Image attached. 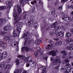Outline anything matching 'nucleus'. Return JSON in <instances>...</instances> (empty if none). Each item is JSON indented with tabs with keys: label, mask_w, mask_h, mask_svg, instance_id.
I'll use <instances>...</instances> for the list:
<instances>
[{
	"label": "nucleus",
	"mask_w": 73,
	"mask_h": 73,
	"mask_svg": "<svg viewBox=\"0 0 73 73\" xmlns=\"http://www.w3.org/2000/svg\"><path fill=\"white\" fill-rule=\"evenodd\" d=\"M17 11L15 9H13V17H14L15 20H17L18 19V17H19L18 15H20L21 12V10L20 5H17Z\"/></svg>",
	"instance_id": "1"
},
{
	"label": "nucleus",
	"mask_w": 73,
	"mask_h": 73,
	"mask_svg": "<svg viewBox=\"0 0 73 73\" xmlns=\"http://www.w3.org/2000/svg\"><path fill=\"white\" fill-rule=\"evenodd\" d=\"M14 24H16V27H17L16 28V30L19 33V35L20 33V32H21V26L20 25H23V22H19V21H16L14 22Z\"/></svg>",
	"instance_id": "2"
},
{
	"label": "nucleus",
	"mask_w": 73,
	"mask_h": 73,
	"mask_svg": "<svg viewBox=\"0 0 73 73\" xmlns=\"http://www.w3.org/2000/svg\"><path fill=\"white\" fill-rule=\"evenodd\" d=\"M17 56L18 57L21 58L22 60L25 61V62H26L28 60L29 62H32L33 61V60L32 59V57L30 56H27V58H26L25 57H23V56L20 55H19Z\"/></svg>",
	"instance_id": "3"
},
{
	"label": "nucleus",
	"mask_w": 73,
	"mask_h": 73,
	"mask_svg": "<svg viewBox=\"0 0 73 73\" xmlns=\"http://www.w3.org/2000/svg\"><path fill=\"white\" fill-rule=\"evenodd\" d=\"M58 25V23L57 22H55L54 23H52L50 25V28H55L54 29L56 31H58L59 29L61 28V27L59 26L56 27Z\"/></svg>",
	"instance_id": "4"
},
{
	"label": "nucleus",
	"mask_w": 73,
	"mask_h": 73,
	"mask_svg": "<svg viewBox=\"0 0 73 73\" xmlns=\"http://www.w3.org/2000/svg\"><path fill=\"white\" fill-rule=\"evenodd\" d=\"M64 33L63 31H60L56 35V36L58 38H63L64 36Z\"/></svg>",
	"instance_id": "5"
},
{
	"label": "nucleus",
	"mask_w": 73,
	"mask_h": 73,
	"mask_svg": "<svg viewBox=\"0 0 73 73\" xmlns=\"http://www.w3.org/2000/svg\"><path fill=\"white\" fill-rule=\"evenodd\" d=\"M7 52H3V54H2L1 55V57H0V61H1L2 60L4 59L5 58L7 57Z\"/></svg>",
	"instance_id": "6"
},
{
	"label": "nucleus",
	"mask_w": 73,
	"mask_h": 73,
	"mask_svg": "<svg viewBox=\"0 0 73 73\" xmlns=\"http://www.w3.org/2000/svg\"><path fill=\"white\" fill-rule=\"evenodd\" d=\"M25 50L26 51V52H29V51H30V50H31L30 48L28 47H22L21 48L22 52H24V50Z\"/></svg>",
	"instance_id": "7"
},
{
	"label": "nucleus",
	"mask_w": 73,
	"mask_h": 73,
	"mask_svg": "<svg viewBox=\"0 0 73 73\" xmlns=\"http://www.w3.org/2000/svg\"><path fill=\"white\" fill-rule=\"evenodd\" d=\"M11 27V26L9 25H7L4 27L3 30L4 31H8L9 29H11V27Z\"/></svg>",
	"instance_id": "8"
},
{
	"label": "nucleus",
	"mask_w": 73,
	"mask_h": 73,
	"mask_svg": "<svg viewBox=\"0 0 73 73\" xmlns=\"http://www.w3.org/2000/svg\"><path fill=\"white\" fill-rule=\"evenodd\" d=\"M48 54L50 55L51 54L52 56H56V52L52 50L50 52L48 53Z\"/></svg>",
	"instance_id": "9"
},
{
	"label": "nucleus",
	"mask_w": 73,
	"mask_h": 73,
	"mask_svg": "<svg viewBox=\"0 0 73 73\" xmlns=\"http://www.w3.org/2000/svg\"><path fill=\"white\" fill-rule=\"evenodd\" d=\"M61 53L63 54V55H61L60 57H61L62 58H65V57L67 55V54L66 52V51H62L61 52Z\"/></svg>",
	"instance_id": "10"
},
{
	"label": "nucleus",
	"mask_w": 73,
	"mask_h": 73,
	"mask_svg": "<svg viewBox=\"0 0 73 73\" xmlns=\"http://www.w3.org/2000/svg\"><path fill=\"white\" fill-rule=\"evenodd\" d=\"M29 33L28 32H27L24 34L23 37L24 38H25L26 40H27V37H29Z\"/></svg>",
	"instance_id": "11"
},
{
	"label": "nucleus",
	"mask_w": 73,
	"mask_h": 73,
	"mask_svg": "<svg viewBox=\"0 0 73 73\" xmlns=\"http://www.w3.org/2000/svg\"><path fill=\"white\" fill-rule=\"evenodd\" d=\"M25 0H19V3H20V5L21 6V7H23L24 6V3H25Z\"/></svg>",
	"instance_id": "12"
},
{
	"label": "nucleus",
	"mask_w": 73,
	"mask_h": 73,
	"mask_svg": "<svg viewBox=\"0 0 73 73\" xmlns=\"http://www.w3.org/2000/svg\"><path fill=\"white\" fill-rule=\"evenodd\" d=\"M5 45V43L3 41H1L0 42V47H3L4 49L5 48V47L4 46Z\"/></svg>",
	"instance_id": "13"
},
{
	"label": "nucleus",
	"mask_w": 73,
	"mask_h": 73,
	"mask_svg": "<svg viewBox=\"0 0 73 73\" xmlns=\"http://www.w3.org/2000/svg\"><path fill=\"white\" fill-rule=\"evenodd\" d=\"M58 63H61V60H59L58 61L55 60L53 62V64L54 65H57Z\"/></svg>",
	"instance_id": "14"
},
{
	"label": "nucleus",
	"mask_w": 73,
	"mask_h": 73,
	"mask_svg": "<svg viewBox=\"0 0 73 73\" xmlns=\"http://www.w3.org/2000/svg\"><path fill=\"white\" fill-rule=\"evenodd\" d=\"M21 69L19 68L18 69H15V71L14 72V73H21Z\"/></svg>",
	"instance_id": "15"
},
{
	"label": "nucleus",
	"mask_w": 73,
	"mask_h": 73,
	"mask_svg": "<svg viewBox=\"0 0 73 73\" xmlns=\"http://www.w3.org/2000/svg\"><path fill=\"white\" fill-rule=\"evenodd\" d=\"M41 40L40 39H38L35 42V43L36 45H39V44L41 42Z\"/></svg>",
	"instance_id": "16"
},
{
	"label": "nucleus",
	"mask_w": 73,
	"mask_h": 73,
	"mask_svg": "<svg viewBox=\"0 0 73 73\" xmlns=\"http://www.w3.org/2000/svg\"><path fill=\"white\" fill-rule=\"evenodd\" d=\"M66 41L67 43H68V44H69L70 42L73 41V40L70 38H69L66 39Z\"/></svg>",
	"instance_id": "17"
},
{
	"label": "nucleus",
	"mask_w": 73,
	"mask_h": 73,
	"mask_svg": "<svg viewBox=\"0 0 73 73\" xmlns=\"http://www.w3.org/2000/svg\"><path fill=\"white\" fill-rule=\"evenodd\" d=\"M15 32H16V30H15V29H13V35L14 37H16L17 36V35L16 33H15Z\"/></svg>",
	"instance_id": "18"
},
{
	"label": "nucleus",
	"mask_w": 73,
	"mask_h": 73,
	"mask_svg": "<svg viewBox=\"0 0 73 73\" xmlns=\"http://www.w3.org/2000/svg\"><path fill=\"white\" fill-rule=\"evenodd\" d=\"M31 23V22L30 21H29L26 24V25L29 26V27H31L32 26V24Z\"/></svg>",
	"instance_id": "19"
},
{
	"label": "nucleus",
	"mask_w": 73,
	"mask_h": 73,
	"mask_svg": "<svg viewBox=\"0 0 73 73\" xmlns=\"http://www.w3.org/2000/svg\"><path fill=\"white\" fill-rule=\"evenodd\" d=\"M65 20L66 21L68 22H70L71 21H72V19H70V17L68 16H67L66 19H65Z\"/></svg>",
	"instance_id": "20"
},
{
	"label": "nucleus",
	"mask_w": 73,
	"mask_h": 73,
	"mask_svg": "<svg viewBox=\"0 0 73 73\" xmlns=\"http://www.w3.org/2000/svg\"><path fill=\"white\" fill-rule=\"evenodd\" d=\"M65 36L66 37H70L72 36V34L69 33H67L66 34Z\"/></svg>",
	"instance_id": "21"
},
{
	"label": "nucleus",
	"mask_w": 73,
	"mask_h": 73,
	"mask_svg": "<svg viewBox=\"0 0 73 73\" xmlns=\"http://www.w3.org/2000/svg\"><path fill=\"white\" fill-rule=\"evenodd\" d=\"M5 66V63L3 62L0 64V67L1 68H4Z\"/></svg>",
	"instance_id": "22"
},
{
	"label": "nucleus",
	"mask_w": 73,
	"mask_h": 73,
	"mask_svg": "<svg viewBox=\"0 0 73 73\" xmlns=\"http://www.w3.org/2000/svg\"><path fill=\"white\" fill-rule=\"evenodd\" d=\"M0 21H1L2 23L3 24V23H6L7 20L5 18L3 19H1Z\"/></svg>",
	"instance_id": "23"
},
{
	"label": "nucleus",
	"mask_w": 73,
	"mask_h": 73,
	"mask_svg": "<svg viewBox=\"0 0 73 73\" xmlns=\"http://www.w3.org/2000/svg\"><path fill=\"white\" fill-rule=\"evenodd\" d=\"M15 61L16 63V65H19L20 63V60L18 59V58H17L15 60Z\"/></svg>",
	"instance_id": "24"
},
{
	"label": "nucleus",
	"mask_w": 73,
	"mask_h": 73,
	"mask_svg": "<svg viewBox=\"0 0 73 73\" xmlns=\"http://www.w3.org/2000/svg\"><path fill=\"white\" fill-rule=\"evenodd\" d=\"M7 7L5 6H0V10H4Z\"/></svg>",
	"instance_id": "25"
},
{
	"label": "nucleus",
	"mask_w": 73,
	"mask_h": 73,
	"mask_svg": "<svg viewBox=\"0 0 73 73\" xmlns=\"http://www.w3.org/2000/svg\"><path fill=\"white\" fill-rule=\"evenodd\" d=\"M10 67H11V64H7L6 66V67H5V69H7H7H9Z\"/></svg>",
	"instance_id": "26"
},
{
	"label": "nucleus",
	"mask_w": 73,
	"mask_h": 73,
	"mask_svg": "<svg viewBox=\"0 0 73 73\" xmlns=\"http://www.w3.org/2000/svg\"><path fill=\"white\" fill-rule=\"evenodd\" d=\"M38 26V24L37 23H35V25H34V27L35 29H37Z\"/></svg>",
	"instance_id": "27"
},
{
	"label": "nucleus",
	"mask_w": 73,
	"mask_h": 73,
	"mask_svg": "<svg viewBox=\"0 0 73 73\" xmlns=\"http://www.w3.org/2000/svg\"><path fill=\"white\" fill-rule=\"evenodd\" d=\"M35 17L34 16H31L30 17V19L31 21H34V19H35Z\"/></svg>",
	"instance_id": "28"
},
{
	"label": "nucleus",
	"mask_w": 73,
	"mask_h": 73,
	"mask_svg": "<svg viewBox=\"0 0 73 73\" xmlns=\"http://www.w3.org/2000/svg\"><path fill=\"white\" fill-rule=\"evenodd\" d=\"M48 43H51V45L53 46V44H54V42H53V41L51 40H49L48 41Z\"/></svg>",
	"instance_id": "29"
},
{
	"label": "nucleus",
	"mask_w": 73,
	"mask_h": 73,
	"mask_svg": "<svg viewBox=\"0 0 73 73\" xmlns=\"http://www.w3.org/2000/svg\"><path fill=\"white\" fill-rule=\"evenodd\" d=\"M5 34V32H3V30H0V35H2L3 36V35Z\"/></svg>",
	"instance_id": "30"
},
{
	"label": "nucleus",
	"mask_w": 73,
	"mask_h": 73,
	"mask_svg": "<svg viewBox=\"0 0 73 73\" xmlns=\"http://www.w3.org/2000/svg\"><path fill=\"white\" fill-rule=\"evenodd\" d=\"M40 70H45V69H46V67L44 66H43L42 67H41V68H40Z\"/></svg>",
	"instance_id": "31"
},
{
	"label": "nucleus",
	"mask_w": 73,
	"mask_h": 73,
	"mask_svg": "<svg viewBox=\"0 0 73 73\" xmlns=\"http://www.w3.org/2000/svg\"><path fill=\"white\" fill-rule=\"evenodd\" d=\"M42 58L44 59V60H45L46 61H47L48 58L45 55H44L42 57Z\"/></svg>",
	"instance_id": "32"
},
{
	"label": "nucleus",
	"mask_w": 73,
	"mask_h": 73,
	"mask_svg": "<svg viewBox=\"0 0 73 73\" xmlns=\"http://www.w3.org/2000/svg\"><path fill=\"white\" fill-rule=\"evenodd\" d=\"M46 48L48 49H51V47L50 46V44H48L46 47Z\"/></svg>",
	"instance_id": "33"
},
{
	"label": "nucleus",
	"mask_w": 73,
	"mask_h": 73,
	"mask_svg": "<svg viewBox=\"0 0 73 73\" xmlns=\"http://www.w3.org/2000/svg\"><path fill=\"white\" fill-rule=\"evenodd\" d=\"M13 44H14V46H18L19 45V42H16V43L14 42L13 43Z\"/></svg>",
	"instance_id": "34"
},
{
	"label": "nucleus",
	"mask_w": 73,
	"mask_h": 73,
	"mask_svg": "<svg viewBox=\"0 0 73 73\" xmlns=\"http://www.w3.org/2000/svg\"><path fill=\"white\" fill-rule=\"evenodd\" d=\"M28 15H25L23 17V19H25V20H27V17H28Z\"/></svg>",
	"instance_id": "35"
},
{
	"label": "nucleus",
	"mask_w": 73,
	"mask_h": 73,
	"mask_svg": "<svg viewBox=\"0 0 73 73\" xmlns=\"http://www.w3.org/2000/svg\"><path fill=\"white\" fill-rule=\"evenodd\" d=\"M5 40H10V38L8 36L5 37L4 38Z\"/></svg>",
	"instance_id": "36"
},
{
	"label": "nucleus",
	"mask_w": 73,
	"mask_h": 73,
	"mask_svg": "<svg viewBox=\"0 0 73 73\" xmlns=\"http://www.w3.org/2000/svg\"><path fill=\"white\" fill-rule=\"evenodd\" d=\"M36 49L38 51L40 52L41 50V48L40 47H38Z\"/></svg>",
	"instance_id": "37"
},
{
	"label": "nucleus",
	"mask_w": 73,
	"mask_h": 73,
	"mask_svg": "<svg viewBox=\"0 0 73 73\" xmlns=\"http://www.w3.org/2000/svg\"><path fill=\"white\" fill-rule=\"evenodd\" d=\"M57 44H58V45H60L62 44V41H60L58 42L57 43Z\"/></svg>",
	"instance_id": "38"
},
{
	"label": "nucleus",
	"mask_w": 73,
	"mask_h": 73,
	"mask_svg": "<svg viewBox=\"0 0 73 73\" xmlns=\"http://www.w3.org/2000/svg\"><path fill=\"white\" fill-rule=\"evenodd\" d=\"M12 1H8L7 2V5H11L12 4Z\"/></svg>",
	"instance_id": "39"
},
{
	"label": "nucleus",
	"mask_w": 73,
	"mask_h": 73,
	"mask_svg": "<svg viewBox=\"0 0 73 73\" xmlns=\"http://www.w3.org/2000/svg\"><path fill=\"white\" fill-rule=\"evenodd\" d=\"M67 58L68 59H72L73 58V56L70 55H68V56L67 57Z\"/></svg>",
	"instance_id": "40"
},
{
	"label": "nucleus",
	"mask_w": 73,
	"mask_h": 73,
	"mask_svg": "<svg viewBox=\"0 0 73 73\" xmlns=\"http://www.w3.org/2000/svg\"><path fill=\"white\" fill-rule=\"evenodd\" d=\"M59 57H58V56H56V58H55V60H56L57 61H58V60H60V59H59Z\"/></svg>",
	"instance_id": "41"
},
{
	"label": "nucleus",
	"mask_w": 73,
	"mask_h": 73,
	"mask_svg": "<svg viewBox=\"0 0 73 73\" xmlns=\"http://www.w3.org/2000/svg\"><path fill=\"white\" fill-rule=\"evenodd\" d=\"M70 8H72V9H73V6L72 5H70V6H69V5H68V9H70Z\"/></svg>",
	"instance_id": "42"
},
{
	"label": "nucleus",
	"mask_w": 73,
	"mask_h": 73,
	"mask_svg": "<svg viewBox=\"0 0 73 73\" xmlns=\"http://www.w3.org/2000/svg\"><path fill=\"white\" fill-rule=\"evenodd\" d=\"M49 34L51 36H53V35H54V33L53 32H50Z\"/></svg>",
	"instance_id": "43"
},
{
	"label": "nucleus",
	"mask_w": 73,
	"mask_h": 73,
	"mask_svg": "<svg viewBox=\"0 0 73 73\" xmlns=\"http://www.w3.org/2000/svg\"><path fill=\"white\" fill-rule=\"evenodd\" d=\"M53 10L51 12V14L53 15H54L55 13V11H54V9H53Z\"/></svg>",
	"instance_id": "44"
},
{
	"label": "nucleus",
	"mask_w": 73,
	"mask_h": 73,
	"mask_svg": "<svg viewBox=\"0 0 73 73\" xmlns=\"http://www.w3.org/2000/svg\"><path fill=\"white\" fill-rule=\"evenodd\" d=\"M32 43V40H31V39H29L28 40V44H31V43Z\"/></svg>",
	"instance_id": "45"
},
{
	"label": "nucleus",
	"mask_w": 73,
	"mask_h": 73,
	"mask_svg": "<svg viewBox=\"0 0 73 73\" xmlns=\"http://www.w3.org/2000/svg\"><path fill=\"white\" fill-rule=\"evenodd\" d=\"M34 54H35V57H36L37 56V55H38V53L37 52H35Z\"/></svg>",
	"instance_id": "46"
},
{
	"label": "nucleus",
	"mask_w": 73,
	"mask_h": 73,
	"mask_svg": "<svg viewBox=\"0 0 73 73\" xmlns=\"http://www.w3.org/2000/svg\"><path fill=\"white\" fill-rule=\"evenodd\" d=\"M67 1H68V0H61V2L62 3H65Z\"/></svg>",
	"instance_id": "47"
},
{
	"label": "nucleus",
	"mask_w": 73,
	"mask_h": 73,
	"mask_svg": "<svg viewBox=\"0 0 73 73\" xmlns=\"http://www.w3.org/2000/svg\"><path fill=\"white\" fill-rule=\"evenodd\" d=\"M58 9L59 10H62V6H61L58 7Z\"/></svg>",
	"instance_id": "48"
},
{
	"label": "nucleus",
	"mask_w": 73,
	"mask_h": 73,
	"mask_svg": "<svg viewBox=\"0 0 73 73\" xmlns=\"http://www.w3.org/2000/svg\"><path fill=\"white\" fill-rule=\"evenodd\" d=\"M71 65H70V64H69V63H66V66H70Z\"/></svg>",
	"instance_id": "49"
},
{
	"label": "nucleus",
	"mask_w": 73,
	"mask_h": 73,
	"mask_svg": "<svg viewBox=\"0 0 73 73\" xmlns=\"http://www.w3.org/2000/svg\"><path fill=\"white\" fill-rule=\"evenodd\" d=\"M2 25L3 23H2V21H0V27H2Z\"/></svg>",
	"instance_id": "50"
},
{
	"label": "nucleus",
	"mask_w": 73,
	"mask_h": 73,
	"mask_svg": "<svg viewBox=\"0 0 73 73\" xmlns=\"http://www.w3.org/2000/svg\"><path fill=\"white\" fill-rule=\"evenodd\" d=\"M65 62H69V60H68V59H66L65 60Z\"/></svg>",
	"instance_id": "51"
},
{
	"label": "nucleus",
	"mask_w": 73,
	"mask_h": 73,
	"mask_svg": "<svg viewBox=\"0 0 73 73\" xmlns=\"http://www.w3.org/2000/svg\"><path fill=\"white\" fill-rule=\"evenodd\" d=\"M42 73H46V71L45 70H44L42 71Z\"/></svg>",
	"instance_id": "52"
},
{
	"label": "nucleus",
	"mask_w": 73,
	"mask_h": 73,
	"mask_svg": "<svg viewBox=\"0 0 73 73\" xmlns=\"http://www.w3.org/2000/svg\"><path fill=\"white\" fill-rule=\"evenodd\" d=\"M60 70L61 72H63V71H64V68H61Z\"/></svg>",
	"instance_id": "53"
},
{
	"label": "nucleus",
	"mask_w": 73,
	"mask_h": 73,
	"mask_svg": "<svg viewBox=\"0 0 73 73\" xmlns=\"http://www.w3.org/2000/svg\"><path fill=\"white\" fill-rule=\"evenodd\" d=\"M60 66L59 65H58L57 66V67H55V69H58V67Z\"/></svg>",
	"instance_id": "54"
},
{
	"label": "nucleus",
	"mask_w": 73,
	"mask_h": 73,
	"mask_svg": "<svg viewBox=\"0 0 73 73\" xmlns=\"http://www.w3.org/2000/svg\"><path fill=\"white\" fill-rule=\"evenodd\" d=\"M35 36L36 38H38V37H39L38 36V34L35 35Z\"/></svg>",
	"instance_id": "55"
},
{
	"label": "nucleus",
	"mask_w": 73,
	"mask_h": 73,
	"mask_svg": "<svg viewBox=\"0 0 73 73\" xmlns=\"http://www.w3.org/2000/svg\"><path fill=\"white\" fill-rule=\"evenodd\" d=\"M9 12V10H8L6 12V14L7 15H8V13Z\"/></svg>",
	"instance_id": "56"
},
{
	"label": "nucleus",
	"mask_w": 73,
	"mask_h": 73,
	"mask_svg": "<svg viewBox=\"0 0 73 73\" xmlns=\"http://www.w3.org/2000/svg\"><path fill=\"white\" fill-rule=\"evenodd\" d=\"M68 56H70L72 54V53L71 52H69L68 53Z\"/></svg>",
	"instance_id": "57"
},
{
	"label": "nucleus",
	"mask_w": 73,
	"mask_h": 73,
	"mask_svg": "<svg viewBox=\"0 0 73 73\" xmlns=\"http://www.w3.org/2000/svg\"><path fill=\"white\" fill-rule=\"evenodd\" d=\"M67 49H68L69 50H70V47L69 46H68L66 48Z\"/></svg>",
	"instance_id": "58"
},
{
	"label": "nucleus",
	"mask_w": 73,
	"mask_h": 73,
	"mask_svg": "<svg viewBox=\"0 0 73 73\" xmlns=\"http://www.w3.org/2000/svg\"><path fill=\"white\" fill-rule=\"evenodd\" d=\"M33 64L34 66H36V63L35 62H33Z\"/></svg>",
	"instance_id": "59"
},
{
	"label": "nucleus",
	"mask_w": 73,
	"mask_h": 73,
	"mask_svg": "<svg viewBox=\"0 0 73 73\" xmlns=\"http://www.w3.org/2000/svg\"><path fill=\"white\" fill-rule=\"evenodd\" d=\"M71 32L72 34H73V29H71Z\"/></svg>",
	"instance_id": "60"
},
{
	"label": "nucleus",
	"mask_w": 73,
	"mask_h": 73,
	"mask_svg": "<svg viewBox=\"0 0 73 73\" xmlns=\"http://www.w3.org/2000/svg\"><path fill=\"white\" fill-rule=\"evenodd\" d=\"M67 16H67L66 15H64V19H64V20H65V19H66V18L67 17Z\"/></svg>",
	"instance_id": "61"
},
{
	"label": "nucleus",
	"mask_w": 73,
	"mask_h": 73,
	"mask_svg": "<svg viewBox=\"0 0 73 73\" xmlns=\"http://www.w3.org/2000/svg\"><path fill=\"white\" fill-rule=\"evenodd\" d=\"M29 66V63L26 64V66L27 67H28Z\"/></svg>",
	"instance_id": "62"
},
{
	"label": "nucleus",
	"mask_w": 73,
	"mask_h": 73,
	"mask_svg": "<svg viewBox=\"0 0 73 73\" xmlns=\"http://www.w3.org/2000/svg\"><path fill=\"white\" fill-rule=\"evenodd\" d=\"M40 56H42V55H43V52H40Z\"/></svg>",
	"instance_id": "63"
},
{
	"label": "nucleus",
	"mask_w": 73,
	"mask_h": 73,
	"mask_svg": "<svg viewBox=\"0 0 73 73\" xmlns=\"http://www.w3.org/2000/svg\"><path fill=\"white\" fill-rule=\"evenodd\" d=\"M70 46L72 47H73V42L72 43V44L70 45Z\"/></svg>",
	"instance_id": "64"
}]
</instances>
